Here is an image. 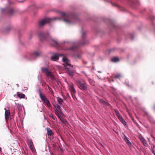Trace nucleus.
<instances>
[{
    "label": "nucleus",
    "mask_w": 155,
    "mask_h": 155,
    "mask_svg": "<svg viewBox=\"0 0 155 155\" xmlns=\"http://www.w3.org/2000/svg\"><path fill=\"white\" fill-rule=\"evenodd\" d=\"M62 61L64 63L63 64L65 66V68L67 70V73L70 76H74V73L75 71L73 66L70 63V61L67 58L63 57Z\"/></svg>",
    "instance_id": "f257e3e1"
},
{
    "label": "nucleus",
    "mask_w": 155,
    "mask_h": 155,
    "mask_svg": "<svg viewBox=\"0 0 155 155\" xmlns=\"http://www.w3.org/2000/svg\"><path fill=\"white\" fill-rule=\"evenodd\" d=\"M61 15L63 17L64 21L68 24H72L73 22V20L76 19L77 18L73 16L72 18L70 16L66 15L64 12L61 13Z\"/></svg>",
    "instance_id": "f03ea898"
},
{
    "label": "nucleus",
    "mask_w": 155,
    "mask_h": 155,
    "mask_svg": "<svg viewBox=\"0 0 155 155\" xmlns=\"http://www.w3.org/2000/svg\"><path fill=\"white\" fill-rule=\"evenodd\" d=\"M39 94L41 99L45 104V105H46L49 108L51 107V105L49 100L44 94H42L40 91L39 92Z\"/></svg>",
    "instance_id": "7ed1b4c3"
},
{
    "label": "nucleus",
    "mask_w": 155,
    "mask_h": 155,
    "mask_svg": "<svg viewBox=\"0 0 155 155\" xmlns=\"http://www.w3.org/2000/svg\"><path fill=\"white\" fill-rule=\"evenodd\" d=\"M58 19L57 18H45L39 22V25L40 26H42L45 24L51 22L52 20Z\"/></svg>",
    "instance_id": "20e7f679"
},
{
    "label": "nucleus",
    "mask_w": 155,
    "mask_h": 155,
    "mask_svg": "<svg viewBox=\"0 0 155 155\" xmlns=\"http://www.w3.org/2000/svg\"><path fill=\"white\" fill-rule=\"evenodd\" d=\"M114 111L116 113V115L117 117L119 120L124 125L127 126V123L123 118L122 116L120 115L117 109H114Z\"/></svg>",
    "instance_id": "39448f33"
},
{
    "label": "nucleus",
    "mask_w": 155,
    "mask_h": 155,
    "mask_svg": "<svg viewBox=\"0 0 155 155\" xmlns=\"http://www.w3.org/2000/svg\"><path fill=\"white\" fill-rule=\"evenodd\" d=\"M76 83L78 87L81 90L86 91L87 90L86 83H83L80 80H78L76 81Z\"/></svg>",
    "instance_id": "423d86ee"
},
{
    "label": "nucleus",
    "mask_w": 155,
    "mask_h": 155,
    "mask_svg": "<svg viewBox=\"0 0 155 155\" xmlns=\"http://www.w3.org/2000/svg\"><path fill=\"white\" fill-rule=\"evenodd\" d=\"M42 71L50 77L52 79H54V78L53 75L52 74L51 72L48 69L46 68H41Z\"/></svg>",
    "instance_id": "0eeeda50"
},
{
    "label": "nucleus",
    "mask_w": 155,
    "mask_h": 155,
    "mask_svg": "<svg viewBox=\"0 0 155 155\" xmlns=\"http://www.w3.org/2000/svg\"><path fill=\"white\" fill-rule=\"evenodd\" d=\"M14 12V10L12 8H2V13H5L8 14L9 15H12Z\"/></svg>",
    "instance_id": "6e6552de"
},
{
    "label": "nucleus",
    "mask_w": 155,
    "mask_h": 155,
    "mask_svg": "<svg viewBox=\"0 0 155 155\" xmlns=\"http://www.w3.org/2000/svg\"><path fill=\"white\" fill-rule=\"evenodd\" d=\"M82 34V39H83V41L81 42V44L83 45L87 43V41L86 40V34L85 32H84L83 30L81 31Z\"/></svg>",
    "instance_id": "1a4fd4ad"
},
{
    "label": "nucleus",
    "mask_w": 155,
    "mask_h": 155,
    "mask_svg": "<svg viewBox=\"0 0 155 155\" xmlns=\"http://www.w3.org/2000/svg\"><path fill=\"white\" fill-rule=\"evenodd\" d=\"M59 56H60L62 57V59H63V58L65 57H64L63 54H56L53 56H52L51 57V60L53 61H56L58 60L59 59Z\"/></svg>",
    "instance_id": "9d476101"
},
{
    "label": "nucleus",
    "mask_w": 155,
    "mask_h": 155,
    "mask_svg": "<svg viewBox=\"0 0 155 155\" xmlns=\"http://www.w3.org/2000/svg\"><path fill=\"white\" fill-rule=\"evenodd\" d=\"M5 118L6 121L8 120V119L9 118V116L10 114V112L9 110H7L6 108H5Z\"/></svg>",
    "instance_id": "9b49d317"
},
{
    "label": "nucleus",
    "mask_w": 155,
    "mask_h": 155,
    "mask_svg": "<svg viewBox=\"0 0 155 155\" xmlns=\"http://www.w3.org/2000/svg\"><path fill=\"white\" fill-rule=\"evenodd\" d=\"M28 141L30 148L32 150H34V147L32 140L31 139L28 140Z\"/></svg>",
    "instance_id": "f8f14e48"
},
{
    "label": "nucleus",
    "mask_w": 155,
    "mask_h": 155,
    "mask_svg": "<svg viewBox=\"0 0 155 155\" xmlns=\"http://www.w3.org/2000/svg\"><path fill=\"white\" fill-rule=\"evenodd\" d=\"M55 114H56V113H60L61 115L63 116L64 115V114L62 112L61 110V107L60 106L56 108V109L55 110Z\"/></svg>",
    "instance_id": "ddd939ff"
},
{
    "label": "nucleus",
    "mask_w": 155,
    "mask_h": 155,
    "mask_svg": "<svg viewBox=\"0 0 155 155\" xmlns=\"http://www.w3.org/2000/svg\"><path fill=\"white\" fill-rule=\"evenodd\" d=\"M39 56L40 54L38 52H35L32 54L31 59H34Z\"/></svg>",
    "instance_id": "4468645a"
},
{
    "label": "nucleus",
    "mask_w": 155,
    "mask_h": 155,
    "mask_svg": "<svg viewBox=\"0 0 155 155\" xmlns=\"http://www.w3.org/2000/svg\"><path fill=\"white\" fill-rule=\"evenodd\" d=\"M47 134L48 136H51L53 134L52 131L50 128H47Z\"/></svg>",
    "instance_id": "2eb2a0df"
},
{
    "label": "nucleus",
    "mask_w": 155,
    "mask_h": 155,
    "mask_svg": "<svg viewBox=\"0 0 155 155\" xmlns=\"http://www.w3.org/2000/svg\"><path fill=\"white\" fill-rule=\"evenodd\" d=\"M51 45L55 47L57 46L58 45V44L57 41L54 40H52L51 41Z\"/></svg>",
    "instance_id": "dca6fc26"
},
{
    "label": "nucleus",
    "mask_w": 155,
    "mask_h": 155,
    "mask_svg": "<svg viewBox=\"0 0 155 155\" xmlns=\"http://www.w3.org/2000/svg\"><path fill=\"white\" fill-rule=\"evenodd\" d=\"M69 89L71 91L72 94L73 93H74L76 92L75 89H74V87L73 85H71L69 87Z\"/></svg>",
    "instance_id": "f3484780"
},
{
    "label": "nucleus",
    "mask_w": 155,
    "mask_h": 155,
    "mask_svg": "<svg viewBox=\"0 0 155 155\" xmlns=\"http://www.w3.org/2000/svg\"><path fill=\"white\" fill-rule=\"evenodd\" d=\"M124 141L126 142V143L128 145H130L131 144V143L129 141V140L127 138L125 135H124Z\"/></svg>",
    "instance_id": "a211bd4d"
},
{
    "label": "nucleus",
    "mask_w": 155,
    "mask_h": 155,
    "mask_svg": "<svg viewBox=\"0 0 155 155\" xmlns=\"http://www.w3.org/2000/svg\"><path fill=\"white\" fill-rule=\"evenodd\" d=\"M57 102L59 104V105L60 106L63 102V100L61 98L57 97Z\"/></svg>",
    "instance_id": "6ab92c4d"
},
{
    "label": "nucleus",
    "mask_w": 155,
    "mask_h": 155,
    "mask_svg": "<svg viewBox=\"0 0 155 155\" xmlns=\"http://www.w3.org/2000/svg\"><path fill=\"white\" fill-rule=\"evenodd\" d=\"M17 96L20 98H24L25 97V95L23 94H17Z\"/></svg>",
    "instance_id": "aec40b11"
},
{
    "label": "nucleus",
    "mask_w": 155,
    "mask_h": 155,
    "mask_svg": "<svg viewBox=\"0 0 155 155\" xmlns=\"http://www.w3.org/2000/svg\"><path fill=\"white\" fill-rule=\"evenodd\" d=\"M75 49V47L72 46L70 48H67L65 49H63V50H70V51H74Z\"/></svg>",
    "instance_id": "412c9836"
},
{
    "label": "nucleus",
    "mask_w": 155,
    "mask_h": 155,
    "mask_svg": "<svg viewBox=\"0 0 155 155\" xmlns=\"http://www.w3.org/2000/svg\"><path fill=\"white\" fill-rule=\"evenodd\" d=\"M119 61V59L117 57H114L111 59V61L113 62H116Z\"/></svg>",
    "instance_id": "4be33fe9"
},
{
    "label": "nucleus",
    "mask_w": 155,
    "mask_h": 155,
    "mask_svg": "<svg viewBox=\"0 0 155 155\" xmlns=\"http://www.w3.org/2000/svg\"><path fill=\"white\" fill-rule=\"evenodd\" d=\"M60 120L64 124H65L66 125L68 124V121L67 120H65L63 117L62 118H61V119Z\"/></svg>",
    "instance_id": "5701e85b"
},
{
    "label": "nucleus",
    "mask_w": 155,
    "mask_h": 155,
    "mask_svg": "<svg viewBox=\"0 0 155 155\" xmlns=\"http://www.w3.org/2000/svg\"><path fill=\"white\" fill-rule=\"evenodd\" d=\"M141 142L143 143V145L144 146H145L147 147L148 146V144L147 143L145 139L142 141Z\"/></svg>",
    "instance_id": "b1692460"
},
{
    "label": "nucleus",
    "mask_w": 155,
    "mask_h": 155,
    "mask_svg": "<svg viewBox=\"0 0 155 155\" xmlns=\"http://www.w3.org/2000/svg\"><path fill=\"white\" fill-rule=\"evenodd\" d=\"M17 107L18 110L20 111L22 110V107L20 104H17Z\"/></svg>",
    "instance_id": "393cba45"
},
{
    "label": "nucleus",
    "mask_w": 155,
    "mask_h": 155,
    "mask_svg": "<svg viewBox=\"0 0 155 155\" xmlns=\"http://www.w3.org/2000/svg\"><path fill=\"white\" fill-rule=\"evenodd\" d=\"M49 116L50 117H51L54 120H56L57 119L55 117H54L52 113H50L49 114Z\"/></svg>",
    "instance_id": "a878e982"
},
{
    "label": "nucleus",
    "mask_w": 155,
    "mask_h": 155,
    "mask_svg": "<svg viewBox=\"0 0 155 155\" xmlns=\"http://www.w3.org/2000/svg\"><path fill=\"white\" fill-rule=\"evenodd\" d=\"M55 114L57 116V117L60 119L61 120V118H62L61 115L58 113H56V114Z\"/></svg>",
    "instance_id": "bb28decb"
},
{
    "label": "nucleus",
    "mask_w": 155,
    "mask_h": 155,
    "mask_svg": "<svg viewBox=\"0 0 155 155\" xmlns=\"http://www.w3.org/2000/svg\"><path fill=\"white\" fill-rule=\"evenodd\" d=\"M102 103L103 104L107 106H109L110 105V104L104 101H103Z\"/></svg>",
    "instance_id": "cd10ccee"
},
{
    "label": "nucleus",
    "mask_w": 155,
    "mask_h": 155,
    "mask_svg": "<svg viewBox=\"0 0 155 155\" xmlns=\"http://www.w3.org/2000/svg\"><path fill=\"white\" fill-rule=\"evenodd\" d=\"M41 39H46L45 38L43 34H40L39 35Z\"/></svg>",
    "instance_id": "c85d7f7f"
},
{
    "label": "nucleus",
    "mask_w": 155,
    "mask_h": 155,
    "mask_svg": "<svg viewBox=\"0 0 155 155\" xmlns=\"http://www.w3.org/2000/svg\"><path fill=\"white\" fill-rule=\"evenodd\" d=\"M47 85L48 86V87L49 91L51 92L52 93H53V92L52 89L49 86L48 84H47Z\"/></svg>",
    "instance_id": "c756f323"
},
{
    "label": "nucleus",
    "mask_w": 155,
    "mask_h": 155,
    "mask_svg": "<svg viewBox=\"0 0 155 155\" xmlns=\"http://www.w3.org/2000/svg\"><path fill=\"white\" fill-rule=\"evenodd\" d=\"M121 77V75L120 74H118L114 77V78H119Z\"/></svg>",
    "instance_id": "7c9ffc66"
},
{
    "label": "nucleus",
    "mask_w": 155,
    "mask_h": 155,
    "mask_svg": "<svg viewBox=\"0 0 155 155\" xmlns=\"http://www.w3.org/2000/svg\"><path fill=\"white\" fill-rule=\"evenodd\" d=\"M54 107L56 108L58 107H59V106H60V105H58V104H55V105H54Z\"/></svg>",
    "instance_id": "2f4dec72"
},
{
    "label": "nucleus",
    "mask_w": 155,
    "mask_h": 155,
    "mask_svg": "<svg viewBox=\"0 0 155 155\" xmlns=\"http://www.w3.org/2000/svg\"><path fill=\"white\" fill-rule=\"evenodd\" d=\"M140 139L141 141H142L143 140H145L144 138L142 137H140Z\"/></svg>",
    "instance_id": "473e14b6"
},
{
    "label": "nucleus",
    "mask_w": 155,
    "mask_h": 155,
    "mask_svg": "<svg viewBox=\"0 0 155 155\" xmlns=\"http://www.w3.org/2000/svg\"><path fill=\"white\" fill-rule=\"evenodd\" d=\"M81 73H83L84 74V75H85V76L86 77H87V75L84 71H82L81 72Z\"/></svg>",
    "instance_id": "72a5a7b5"
},
{
    "label": "nucleus",
    "mask_w": 155,
    "mask_h": 155,
    "mask_svg": "<svg viewBox=\"0 0 155 155\" xmlns=\"http://www.w3.org/2000/svg\"><path fill=\"white\" fill-rule=\"evenodd\" d=\"M150 150L153 153V154H154V153H155L153 150V149H150Z\"/></svg>",
    "instance_id": "f704fd0d"
},
{
    "label": "nucleus",
    "mask_w": 155,
    "mask_h": 155,
    "mask_svg": "<svg viewBox=\"0 0 155 155\" xmlns=\"http://www.w3.org/2000/svg\"><path fill=\"white\" fill-rule=\"evenodd\" d=\"M150 120V122H151V123H155V121H153V122H151V120Z\"/></svg>",
    "instance_id": "c9c22d12"
},
{
    "label": "nucleus",
    "mask_w": 155,
    "mask_h": 155,
    "mask_svg": "<svg viewBox=\"0 0 155 155\" xmlns=\"http://www.w3.org/2000/svg\"><path fill=\"white\" fill-rule=\"evenodd\" d=\"M92 81V80L91 79H88V81L90 83L91 81Z\"/></svg>",
    "instance_id": "e433bc0d"
},
{
    "label": "nucleus",
    "mask_w": 155,
    "mask_h": 155,
    "mask_svg": "<svg viewBox=\"0 0 155 155\" xmlns=\"http://www.w3.org/2000/svg\"><path fill=\"white\" fill-rule=\"evenodd\" d=\"M149 18H150V20H152V17H150Z\"/></svg>",
    "instance_id": "4c0bfd02"
},
{
    "label": "nucleus",
    "mask_w": 155,
    "mask_h": 155,
    "mask_svg": "<svg viewBox=\"0 0 155 155\" xmlns=\"http://www.w3.org/2000/svg\"><path fill=\"white\" fill-rule=\"evenodd\" d=\"M111 4H112L113 5H114V6H115V4H113V3H112V2H111Z\"/></svg>",
    "instance_id": "58836bf2"
},
{
    "label": "nucleus",
    "mask_w": 155,
    "mask_h": 155,
    "mask_svg": "<svg viewBox=\"0 0 155 155\" xmlns=\"http://www.w3.org/2000/svg\"><path fill=\"white\" fill-rule=\"evenodd\" d=\"M2 149L0 147V151H1Z\"/></svg>",
    "instance_id": "ea45409f"
},
{
    "label": "nucleus",
    "mask_w": 155,
    "mask_h": 155,
    "mask_svg": "<svg viewBox=\"0 0 155 155\" xmlns=\"http://www.w3.org/2000/svg\"><path fill=\"white\" fill-rule=\"evenodd\" d=\"M130 99L132 100V99H131V97H130Z\"/></svg>",
    "instance_id": "a19ab883"
},
{
    "label": "nucleus",
    "mask_w": 155,
    "mask_h": 155,
    "mask_svg": "<svg viewBox=\"0 0 155 155\" xmlns=\"http://www.w3.org/2000/svg\"><path fill=\"white\" fill-rule=\"evenodd\" d=\"M16 85L18 86V87H19V85L18 84H17Z\"/></svg>",
    "instance_id": "79ce46f5"
},
{
    "label": "nucleus",
    "mask_w": 155,
    "mask_h": 155,
    "mask_svg": "<svg viewBox=\"0 0 155 155\" xmlns=\"http://www.w3.org/2000/svg\"><path fill=\"white\" fill-rule=\"evenodd\" d=\"M133 39V38L132 37L131 38V40H132V39Z\"/></svg>",
    "instance_id": "37998d69"
},
{
    "label": "nucleus",
    "mask_w": 155,
    "mask_h": 155,
    "mask_svg": "<svg viewBox=\"0 0 155 155\" xmlns=\"http://www.w3.org/2000/svg\"><path fill=\"white\" fill-rule=\"evenodd\" d=\"M153 147H154V145H153Z\"/></svg>",
    "instance_id": "c03bdc74"
},
{
    "label": "nucleus",
    "mask_w": 155,
    "mask_h": 155,
    "mask_svg": "<svg viewBox=\"0 0 155 155\" xmlns=\"http://www.w3.org/2000/svg\"><path fill=\"white\" fill-rule=\"evenodd\" d=\"M153 17L154 18H155V17L153 16Z\"/></svg>",
    "instance_id": "a18cd8bd"
},
{
    "label": "nucleus",
    "mask_w": 155,
    "mask_h": 155,
    "mask_svg": "<svg viewBox=\"0 0 155 155\" xmlns=\"http://www.w3.org/2000/svg\"><path fill=\"white\" fill-rule=\"evenodd\" d=\"M154 154V155H155V153L154 154Z\"/></svg>",
    "instance_id": "49530a36"
},
{
    "label": "nucleus",
    "mask_w": 155,
    "mask_h": 155,
    "mask_svg": "<svg viewBox=\"0 0 155 155\" xmlns=\"http://www.w3.org/2000/svg\"><path fill=\"white\" fill-rule=\"evenodd\" d=\"M22 2V1H20V2Z\"/></svg>",
    "instance_id": "de8ad7c7"
},
{
    "label": "nucleus",
    "mask_w": 155,
    "mask_h": 155,
    "mask_svg": "<svg viewBox=\"0 0 155 155\" xmlns=\"http://www.w3.org/2000/svg\"><path fill=\"white\" fill-rule=\"evenodd\" d=\"M154 108H155V107H154Z\"/></svg>",
    "instance_id": "09e8293b"
}]
</instances>
